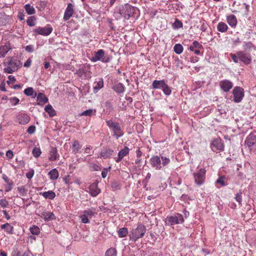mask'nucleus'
<instances>
[{
  "label": "nucleus",
  "mask_w": 256,
  "mask_h": 256,
  "mask_svg": "<svg viewBox=\"0 0 256 256\" xmlns=\"http://www.w3.org/2000/svg\"><path fill=\"white\" fill-rule=\"evenodd\" d=\"M34 170L32 169L30 170L26 174V178L28 179L32 178L34 175Z\"/></svg>",
  "instance_id": "nucleus-55"
},
{
  "label": "nucleus",
  "mask_w": 256,
  "mask_h": 256,
  "mask_svg": "<svg viewBox=\"0 0 256 256\" xmlns=\"http://www.w3.org/2000/svg\"><path fill=\"white\" fill-rule=\"evenodd\" d=\"M233 99L232 101L236 103L240 102L244 97V90L240 86H236L232 90Z\"/></svg>",
  "instance_id": "nucleus-11"
},
{
  "label": "nucleus",
  "mask_w": 256,
  "mask_h": 256,
  "mask_svg": "<svg viewBox=\"0 0 256 256\" xmlns=\"http://www.w3.org/2000/svg\"><path fill=\"white\" fill-rule=\"evenodd\" d=\"M202 48V46L198 42L194 41L192 44L189 48L188 50L190 51L194 50L196 48L201 49Z\"/></svg>",
  "instance_id": "nucleus-39"
},
{
  "label": "nucleus",
  "mask_w": 256,
  "mask_h": 256,
  "mask_svg": "<svg viewBox=\"0 0 256 256\" xmlns=\"http://www.w3.org/2000/svg\"><path fill=\"white\" fill-rule=\"evenodd\" d=\"M128 234V229L126 228H120L118 230V236L120 238L125 237Z\"/></svg>",
  "instance_id": "nucleus-37"
},
{
  "label": "nucleus",
  "mask_w": 256,
  "mask_h": 256,
  "mask_svg": "<svg viewBox=\"0 0 256 256\" xmlns=\"http://www.w3.org/2000/svg\"><path fill=\"white\" fill-rule=\"evenodd\" d=\"M44 110L48 114L50 117H53L56 115V110L50 104H48L45 106Z\"/></svg>",
  "instance_id": "nucleus-35"
},
{
  "label": "nucleus",
  "mask_w": 256,
  "mask_h": 256,
  "mask_svg": "<svg viewBox=\"0 0 256 256\" xmlns=\"http://www.w3.org/2000/svg\"><path fill=\"white\" fill-rule=\"evenodd\" d=\"M112 88L118 94H121L124 92L125 91V86L122 83H118L115 84L112 86Z\"/></svg>",
  "instance_id": "nucleus-27"
},
{
  "label": "nucleus",
  "mask_w": 256,
  "mask_h": 256,
  "mask_svg": "<svg viewBox=\"0 0 256 256\" xmlns=\"http://www.w3.org/2000/svg\"><path fill=\"white\" fill-rule=\"evenodd\" d=\"M14 185V182L12 180H10V182L6 183V184L4 185L5 192H8L10 191Z\"/></svg>",
  "instance_id": "nucleus-50"
},
{
  "label": "nucleus",
  "mask_w": 256,
  "mask_h": 256,
  "mask_svg": "<svg viewBox=\"0 0 256 256\" xmlns=\"http://www.w3.org/2000/svg\"><path fill=\"white\" fill-rule=\"evenodd\" d=\"M184 222V218L182 215L178 213L174 216H168L165 220L166 224L168 226H174Z\"/></svg>",
  "instance_id": "nucleus-7"
},
{
  "label": "nucleus",
  "mask_w": 256,
  "mask_h": 256,
  "mask_svg": "<svg viewBox=\"0 0 256 256\" xmlns=\"http://www.w3.org/2000/svg\"><path fill=\"white\" fill-rule=\"evenodd\" d=\"M13 152L12 150H8L6 152V156L8 159H11L13 157Z\"/></svg>",
  "instance_id": "nucleus-60"
},
{
  "label": "nucleus",
  "mask_w": 256,
  "mask_h": 256,
  "mask_svg": "<svg viewBox=\"0 0 256 256\" xmlns=\"http://www.w3.org/2000/svg\"><path fill=\"white\" fill-rule=\"evenodd\" d=\"M230 56L235 63H238L239 61H241L245 64L248 65L252 62L250 55L243 51H238L236 54L231 53Z\"/></svg>",
  "instance_id": "nucleus-2"
},
{
  "label": "nucleus",
  "mask_w": 256,
  "mask_h": 256,
  "mask_svg": "<svg viewBox=\"0 0 256 256\" xmlns=\"http://www.w3.org/2000/svg\"><path fill=\"white\" fill-rule=\"evenodd\" d=\"M2 178L4 180V182L6 183L10 182V180L9 178L5 174H2Z\"/></svg>",
  "instance_id": "nucleus-62"
},
{
  "label": "nucleus",
  "mask_w": 256,
  "mask_h": 256,
  "mask_svg": "<svg viewBox=\"0 0 256 256\" xmlns=\"http://www.w3.org/2000/svg\"><path fill=\"white\" fill-rule=\"evenodd\" d=\"M74 6L69 3L64 13V20L65 21L68 20L73 15L74 12Z\"/></svg>",
  "instance_id": "nucleus-18"
},
{
  "label": "nucleus",
  "mask_w": 256,
  "mask_h": 256,
  "mask_svg": "<svg viewBox=\"0 0 256 256\" xmlns=\"http://www.w3.org/2000/svg\"><path fill=\"white\" fill-rule=\"evenodd\" d=\"M235 198L236 200L240 204L242 200V193L240 192L236 194Z\"/></svg>",
  "instance_id": "nucleus-59"
},
{
  "label": "nucleus",
  "mask_w": 256,
  "mask_h": 256,
  "mask_svg": "<svg viewBox=\"0 0 256 256\" xmlns=\"http://www.w3.org/2000/svg\"><path fill=\"white\" fill-rule=\"evenodd\" d=\"M104 86V80L102 78H96L93 84V92L97 93Z\"/></svg>",
  "instance_id": "nucleus-20"
},
{
  "label": "nucleus",
  "mask_w": 256,
  "mask_h": 256,
  "mask_svg": "<svg viewBox=\"0 0 256 256\" xmlns=\"http://www.w3.org/2000/svg\"><path fill=\"white\" fill-rule=\"evenodd\" d=\"M180 200L186 202H188L190 200L189 196L186 194H183L180 197Z\"/></svg>",
  "instance_id": "nucleus-58"
},
{
  "label": "nucleus",
  "mask_w": 256,
  "mask_h": 256,
  "mask_svg": "<svg viewBox=\"0 0 256 256\" xmlns=\"http://www.w3.org/2000/svg\"><path fill=\"white\" fill-rule=\"evenodd\" d=\"M10 49V45L0 46V58H4Z\"/></svg>",
  "instance_id": "nucleus-32"
},
{
  "label": "nucleus",
  "mask_w": 256,
  "mask_h": 256,
  "mask_svg": "<svg viewBox=\"0 0 256 256\" xmlns=\"http://www.w3.org/2000/svg\"><path fill=\"white\" fill-rule=\"evenodd\" d=\"M40 194L43 196L45 198H48L52 200H54L56 197V194L52 190L40 192Z\"/></svg>",
  "instance_id": "nucleus-30"
},
{
  "label": "nucleus",
  "mask_w": 256,
  "mask_h": 256,
  "mask_svg": "<svg viewBox=\"0 0 256 256\" xmlns=\"http://www.w3.org/2000/svg\"><path fill=\"white\" fill-rule=\"evenodd\" d=\"M98 183L94 182L88 187V192L92 197L97 196L100 192L101 190L98 188Z\"/></svg>",
  "instance_id": "nucleus-19"
},
{
  "label": "nucleus",
  "mask_w": 256,
  "mask_h": 256,
  "mask_svg": "<svg viewBox=\"0 0 256 256\" xmlns=\"http://www.w3.org/2000/svg\"><path fill=\"white\" fill-rule=\"evenodd\" d=\"M160 157L161 160L162 166H166L170 163V160L168 158H166L162 155H160Z\"/></svg>",
  "instance_id": "nucleus-41"
},
{
  "label": "nucleus",
  "mask_w": 256,
  "mask_h": 256,
  "mask_svg": "<svg viewBox=\"0 0 256 256\" xmlns=\"http://www.w3.org/2000/svg\"><path fill=\"white\" fill-rule=\"evenodd\" d=\"M110 167H109L108 168H104L102 172V176L103 178H106L107 176L108 172V170H110Z\"/></svg>",
  "instance_id": "nucleus-57"
},
{
  "label": "nucleus",
  "mask_w": 256,
  "mask_h": 256,
  "mask_svg": "<svg viewBox=\"0 0 256 256\" xmlns=\"http://www.w3.org/2000/svg\"><path fill=\"white\" fill-rule=\"evenodd\" d=\"M95 214H96V209L94 208H91L84 210L82 212V214L80 216V218L82 223L88 224L90 222L88 218H91Z\"/></svg>",
  "instance_id": "nucleus-10"
},
{
  "label": "nucleus",
  "mask_w": 256,
  "mask_h": 256,
  "mask_svg": "<svg viewBox=\"0 0 256 256\" xmlns=\"http://www.w3.org/2000/svg\"><path fill=\"white\" fill-rule=\"evenodd\" d=\"M52 28L49 24H47L44 27L38 26L33 30V35L35 36L37 35L48 36L52 33Z\"/></svg>",
  "instance_id": "nucleus-9"
},
{
  "label": "nucleus",
  "mask_w": 256,
  "mask_h": 256,
  "mask_svg": "<svg viewBox=\"0 0 256 256\" xmlns=\"http://www.w3.org/2000/svg\"><path fill=\"white\" fill-rule=\"evenodd\" d=\"M36 129V128L34 126H31L28 128L27 132L30 134H33L34 133Z\"/></svg>",
  "instance_id": "nucleus-54"
},
{
  "label": "nucleus",
  "mask_w": 256,
  "mask_h": 256,
  "mask_svg": "<svg viewBox=\"0 0 256 256\" xmlns=\"http://www.w3.org/2000/svg\"><path fill=\"white\" fill-rule=\"evenodd\" d=\"M206 178V170L204 168H200L199 170L194 174L195 182L198 186L202 184Z\"/></svg>",
  "instance_id": "nucleus-13"
},
{
  "label": "nucleus",
  "mask_w": 256,
  "mask_h": 256,
  "mask_svg": "<svg viewBox=\"0 0 256 256\" xmlns=\"http://www.w3.org/2000/svg\"><path fill=\"white\" fill-rule=\"evenodd\" d=\"M25 50L28 52H32L34 51V47L32 45L26 46L24 48Z\"/></svg>",
  "instance_id": "nucleus-56"
},
{
  "label": "nucleus",
  "mask_w": 256,
  "mask_h": 256,
  "mask_svg": "<svg viewBox=\"0 0 256 256\" xmlns=\"http://www.w3.org/2000/svg\"><path fill=\"white\" fill-rule=\"evenodd\" d=\"M252 47H254V45L251 42H245L244 45L245 50H250Z\"/></svg>",
  "instance_id": "nucleus-53"
},
{
  "label": "nucleus",
  "mask_w": 256,
  "mask_h": 256,
  "mask_svg": "<svg viewBox=\"0 0 256 256\" xmlns=\"http://www.w3.org/2000/svg\"><path fill=\"white\" fill-rule=\"evenodd\" d=\"M146 232V228L145 226L142 224L138 225L135 229H132L130 234V238L132 242H136L138 238L144 236Z\"/></svg>",
  "instance_id": "nucleus-3"
},
{
  "label": "nucleus",
  "mask_w": 256,
  "mask_h": 256,
  "mask_svg": "<svg viewBox=\"0 0 256 256\" xmlns=\"http://www.w3.org/2000/svg\"><path fill=\"white\" fill-rule=\"evenodd\" d=\"M183 24L181 21L178 19H176L174 23L173 24V27L174 28H182Z\"/></svg>",
  "instance_id": "nucleus-48"
},
{
  "label": "nucleus",
  "mask_w": 256,
  "mask_h": 256,
  "mask_svg": "<svg viewBox=\"0 0 256 256\" xmlns=\"http://www.w3.org/2000/svg\"><path fill=\"white\" fill-rule=\"evenodd\" d=\"M224 147V142L220 138H214L210 143V148L212 150L215 152L223 151Z\"/></svg>",
  "instance_id": "nucleus-12"
},
{
  "label": "nucleus",
  "mask_w": 256,
  "mask_h": 256,
  "mask_svg": "<svg viewBox=\"0 0 256 256\" xmlns=\"http://www.w3.org/2000/svg\"><path fill=\"white\" fill-rule=\"evenodd\" d=\"M166 82L164 80H154L152 84L153 89H162L166 84Z\"/></svg>",
  "instance_id": "nucleus-24"
},
{
  "label": "nucleus",
  "mask_w": 256,
  "mask_h": 256,
  "mask_svg": "<svg viewBox=\"0 0 256 256\" xmlns=\"http://www.w3.org/2000/svg\"><path fill=\"white\" fill-rule=\"evenodd\" d=\"M18 192L22 194L26 192L25 188L24 186L18 187Z\"/></svg>",
  "instance_id": "nucleus-64"
},
{
  "label": "nucleus",
  "mask_w": 256,
  "mask_h": 256,
  "mask_svg": "<svg viewBox=\"0 0 256 256\" xmlns=\"http://www.w3.org/2000/svg\"><path fill=\"white\" fill-rule=\"evenodd\" d=\"M106 122L108 126L112 132L114 137L118 139L124 135V132L120 123L114 122L112 119L106 120Z\"/></svg>",
  "instance_id": "nucleus-1"
},
{
  "label": "nucleus",
  "mask_w": 256,
  "mask_h": 256,
  "mask_svg": "<svg viewBox=\"0 0 256 256\" xmlns=\"http://www.w3.org/2000/svg\"><path fill=\"white\" fill-rule=\"evenodd\" d=\"M225 176H222L219 178L216 181V184H220L221 186H224L226 185L224 182Z\"/></svg>",
  "instance_id": "nucleus-52"
},
{
  "label": "nucleus",
  "mask_w": 256,
  "mask_h": 256,
  "mask_svg": "<svg viewBox=\"0 0 256 256\" xmlns=\"http://www.w3.org/2000/svg\"><path fill=\"white\" fill-rule=\"evenodd\" d=\"M41 218H44L46 221H50L54 220L56 217L52 212H45L42 213Z\"/></svg>",
  "instance_id": "nucleus-29"
},
{
  "label": "nucleus",
  "mask_w": 256,
  "mask_h": 256,
  "mask_svg": "<svg viewBox=\"0 0 256 256\" xmlns=\"http://www.w3.org/2000/svg\"><path fill=\"white\" fill-rule=\"evenodd\" d=\"M76 74L78 76L82 78L89 79L91 78V72L86 68H79L76 70Z\"/></svg>",
  "instance_id": "nucleus-17"
},
{
  "label": "nucleus",
  "mask_w": 256,
  "mask_h": 256,
  "mask_svg": "<svg viewBox=\"0 0 256 256\" xmlns=\"http://www.w3.org/2000/svg\"><path fill=\"white\" fill-rule=\"evenodd\" d=\"M162 90L164 92V93L166 96H170L172 93V90L170 87L166 84L164 85V86L162 88Z\"/></svg>",
  "instance_id": "nucleus-46"
},
{
  "label": "nucleus",
  "mask_w": 256,
  "mask_h": 256,
  "mask_svg": "<svg viewBox=\"0 0 256 256\" xmlns=\"http://www.w3.org/2000/svg\"><path fill=\"white\" fill-rule=\"evenodd\" d=\"M48 175L52 180H56L58 178L59 174L56 168H54L50 171Z\"/></svg>",
  "instance_id": "nucleus-36"
},
{
  "label": "nucleus",
  "mask_w": 256,
  "mask_h": 256,
  "mask_svg": "<svg viewBox=\"0 0 256 256\" xmlns=\"http://www.w3.org/2000/svg\"><path fill=\"white\" fill-rule=\"evenodd\" d=\"M183 47L181 44H177L174 45V52L178 54H180L183 52Z\"/></svg>",
  "instance_id": "nucleus-43"
},
{
  "label": "nucleus",
  "mask_w": 256,
  "mask_h": 256,
  "mask_svg": "<svg viewBox=\"0 0 256 256\" xmlns=\"http://www.w3.org/2000/svg\"><path fill=\"white\" fill-rule=\"evenodd\" d=\"M90 60L92 62L101 61L104 63H108L110 62V58L105 55L104 50L100 49L94 52V56L90 58Z\"/></svg>",
  "instance_id": "nucleus-8"
},
{
  "label": "nucleus",
  "mask_w": 256,
  "mask_h": 256,
  "mask_svg": "<svg viewBox=\"0 0 256 256\" xmlns=\"http://www.w3.org/2000/svg\"><path fill=\"white\" fill-rule=\"evenodd\" d=\"M36 18L34 16H30L26 20L27 24L30 26H34L36 24Z\"/></svg>",
  "instance_id": "nucleus-44"
},
{
  "label": "nucleus",
  "mask_w": 256,
  "mask_h": 256,
  "mask_svg": "<svg viewBox=\"0 0 256 256\" xmlns=\"http://www.w3.org/2000/svg\"><path fill=\"white\" fill-rule=\"evenodd\" d=\"M136 11V8L130 4H126L122 6L119 10V14L124 19L128 20L133 16Z\"/></svg>",
  "instance_id": "nucleus-6"
},
{
  "label": "nucleus",
  "mask_w": 256,
  "mask_h": 256,
  "mask_svg": "<svg viewBox=\"0 0 256 256\" xmlns=\"http://www.w3.org/2000/svg\"><path fill=\"white\" fill-rule=\"evenodd\" d=\"M9 101L12 106H14L18 104L20 100L18 98L14 96L10 98Z\"/></svg>",
  "instance_id": "nucleus-47"
},
{
  "label": "nucleus",
  "mask_w": 256,
  "mask_h": 256,
  "mask_svg": "<svg viewBox=\"0 0 256 256\" xmlns=\"http://www.w3.org/2000/svg\"><path fill=\"white\" fill-rule=\"evenodd\" d=\"M16 120L20 124L24 125L30 122V117L26 113L19 112L16 116Z\"/></svg>",
  "instance_id": "nucleus-14"
},
{
  "label": "nucleus",
  "mask_w": 256,
  "mask_h": 256,
  "mask_svg": "<svg viewBox=\"0 0 256 256\" xmlns=\"http://www.w3.org/2000/svg\"><path fill=\"white\" fill-rule=\"evenodd\" d=\"M24 9L28 14H33L36 13L34 8L30 4H26L24 6Z\"/></svg>",
  "instance_id": "nucleus-38"
},
{
  "label": "nucleus",
  "mask_w": 256,
  "mask_h": 256,
  "mask_svg": "<svg viewBox=\"0 0 256 256\" xmlns=\"http://www.w3.org/2000/svg\"><path fill=\"white\" fill-rule=\"evenodd\" d=\"M117 251L116 248H108L106 252L105 256H116Z\"/></svg>",
  "instance_id": "nucleus-42"
},
{
  "label": "nucleus",
  "mask_w": 256,
  "mask_h": 256,
  "mask_svg": "<svg viewBox=\"0 0 256 256\" xmlns=\"http://www.w3.org/2000/svg\"><path fill=\"white\" fill-rule=\"evenodd\" d=\"M8 202L6 198H2L0 200V206L5 208L8 207Z\"/></svg>",
  "instance_id": "nucleus-51"
},
{
  "label": "nucleus",
  "mask_w": 256,
  "mask_h": 256,
  "mask_svg": "<svg viewBox=\"0 0 256 256\" xmlns=\"http://www.w3.org/2000/svg\"><path fill=\"white\" fill-rule=\"evenodd\" d=\"M220 86L224 92H228L233 86L232 82L228 80H224L220 82Z\"/></svg>",
  "instance_id": "nucleus-16"
},
{
  "label": "nucleus",
  "mask_w": 256,
  "mask_h": 256,
  "mask_svg": "<svg viewBox=\"0 0 256 256\" xmlns=\"http://www.w3.org/2000/svg\"><path fill=\"white\" fill-rule=\"evenodd\" d=\"M150 164L151 166L156 170H160L162 168L161 160L158 156H152L150 159Z\"/></svg>",
  "instance_id": "nucleus-15"
},
{
  "label": "nucleus",
  "mask_w": 256,
  "mask_h": 256,
  "mask_svg": "<svg viewBox=\"0 0 256 256\" xmlns=\"http://www.w3.org/2000/svg\"><path fill=\"white\" fill-rule=\"evenodd\" d=\"M244 144L251 154L256 155V134L250 133L246 138Z\"/></svg>",
  "instance_id": "nucleus-5"
},
{
  "label": "nucleus",
  "mask_w": 256,
  "mask_h": 256,
  "mask_svg": "<svg viewBox=\"0 0 256 256\" xmlns=\"http://www.w3.org/2000/svg\"><path fill=\"white\" fill-rule=\"evenodd\" d=\"M96 113V110H93V109H89L88 110H86L82 112L80 115L81 116H91L93 115H95Z\"/></svg>",
  "instance_id": "nucleus-40"
},
{
  "label": "nucleus",
  "mask_w": 256,
  "mask_h": 256,
  "mask_svg": "<svg viewBox=\"0 0 256 256\" xmlns=\"http://www.w3.org/2000/svg\"><path fill=\"white\" fill-rule=\"evenodd\" d=\"M24 94L27 96H30L32 98H34L37 96V93L34 90L32 87H28L26 88L24 91Z\"/></svg>",
  "instance_id": "nucleus-31"
},
{
  "label": "nucleus",
  "mask_w": 256,
  "mask_h": 256,
  "mask_svg": "<svg viewBox=\"0 0 256 256\" xmlns=\"http://www.w3.org/2000/svg\"><path fill=\"white\" fill-rule=\"evenodd\" d=\"M114 154V150L110 148H106L100 154V158L106 159L110 158Z\"/></svg>",
  "instance_id": "nucleus-28"
},
{
  "label": "nucleus",
  "mask_w": 256,
  "mask_h": 256,
  "mask_svg": "<svg viewBox=\"0 0 256 256\" xmlns=\"http://www.w3.org/2000/svg\"><path fill=\"white\" fill-rule=\"evenodd\" d=\"M9 80L7 82L8 84H10V82L14 83L16 81V78L12 76H9L8 77Z\"/></svg>",
  "instance_id": "nucleus-63"
},
{
  "label": "nucleus",
  "mask_w": 256,
  "mask_h": 256,
  "mask_svg": "<svg viewBox=\"0 0 256 256\" xmlns=\"http://www.w3.org/2000/svg\"><path fill=\"white\" fill-rule=\"evenodd\" d=\"M4 64L6 66L4 69V72L12 74L18 70L20 61L12 58L8 59L7 62H4Z\"/></svg>",
  "instance_id": "nucleus-4"
},
{
  "label": "nucleus",
  "mask_w": 256,
  "mask_h": 256,
  "mask_svg": "<svg viewBox=\"0 0 256 256\" xmlns=\"http://www.w3.org/2000/svg\"><path fill=\"white\" fill-rule=\"evenodd\" d=\"M226 22L232 28H235L238 24L236 17L234 14L227 16Z\"/></svg>",
  "instance_id": "nucleus-22"
},
{
  "label": "nucleus",
  "mask_w": 256,
  "mask_h": 256,
  "mask_svg": "<svg viewBox=\"0 0 256 256\" xmlns=\"http://www.w3.org/2000/svg\"><path fill=\"white\" fill-rule=\"evenodd\" d=\"M37 101L38 105H42L48 102V98L42 93H38L37 96Z\"/></svg>",
  "instance_id": "nucleus-26"
},
{
  "label": "nucleus",
  "mask_w": 256,
  "mask_h": 256,
  "mask_svg": "<svg viewBox=\"0 0 256 256\" xmlns=\"http://www.w3.org/2000/svg\"><path fill=\"white\" fill-rule=\"evenodd\" d=\"M82 148V145L78 140H74L72 142V152L76 154L80 152V150Z\"/></svg>",
  "instance_id": "nucleus-33"
},
{
  "label": "nucleus",
  "mask_w": 256,
  "mask_h": 256,
  "mask_svg": "<svg viewBox=\"0 0 256 256\" xmlns=\"http://www.w3.org/2000/svg\"><path fill=\"white\" fill-rule=\"evenodd\" d=\"M30 230L31 233L34 235H38L40 234V228L36 226H33L30 227Z\"/></svg>",
  "instance_id": "nucleus-45"
},
{
  "label": "nucleus",
  "mask_w": 256,
  "mask_h": 256,
  "mask_svg": "<svg viewBox=\"0 0 256 256\" xmlns=\"http://www.w3.org/2000/svg\"><path fill=\"white\" fill-rule=\"evenodd\" d=\"M129 153V148L127 146L120 150L118 154V158L116 160V162H120L124 156H127Z\"/></svg>",
  "instance_id": "nucleus-23"
},
{
  "label": "nucleus",
  "mask_w": 256,
  "mask_h": 256,
  "mask_svg": "<svg viewBox=\"0 0 256 256\" xmlns=\"http://www.w3.org/2000/svg\"><path fill=\"white\" fill-rule=\"evenodd\" d=\"M59 157L57 148L56 147H51L48 153V160L50 162L56 161Z\"/></svg>",
  "instance_id": "nucleus-21"
},
{
  "label": "nucleus",
  "mask_w": 256,
  "mask_h": 256,
  "mask_svg": "<svg viewBox=\"0 0 256 256\" xmlns=\"http://www.w3.org/2000/svg\"><path fill=\"white\" fill-rule=\"evenodd\" d=\"M228 30V26L224 22H220L217 26V30L221 32H225Z\"/></svg>",
  "instance_id": "nucleus-34"
},
{
  "label": "nucleus",
  "mask_w": 256,
  "mask_h": 256,
  "mask_svg": "<svg viewBox=\"0 0 256 256\" xmlns=\"http://www.w3.org/2000/svg\"><path fill=\"white\" fill-rule=\"evenodd\" d=\"M33 156L35 158H38L40 156L42 152L40 148L35 147L32 150Z\"/></svg>",
  "instance_id": "nucleus-49"
},
{
  "label": "nucleus",
  "mask_w": 256,
  "mask_h": 256,
  "mask_svg": "<svg viewBox=\"0 0 256 256\" xmlns=\"http://www.w3.org/2000/svg\"><path fill=\"white\" fill-rule=\"evenodd\" d=\"M12 256H27L26 253H22L20 251L16 252Z\"/></svg>",
  "instance_id": "nucleus-61"
},
{
  "label": "nucleus",
  "mask_w": 256,
  "mask_h": 256,
  "mask_svg": "<svg viewBox=\"0 0 256 256\" xmlns=\"http://www.w3.org/2000/svg\"><path fill=\"white\" fill-rule=\"evenodd\" d=\"M0 228L4 230L7 234H14V228L9 223L6 222L0 226Z\"/></svg>",
  "instance_id": "nucleus-25"
}]
</instances>
